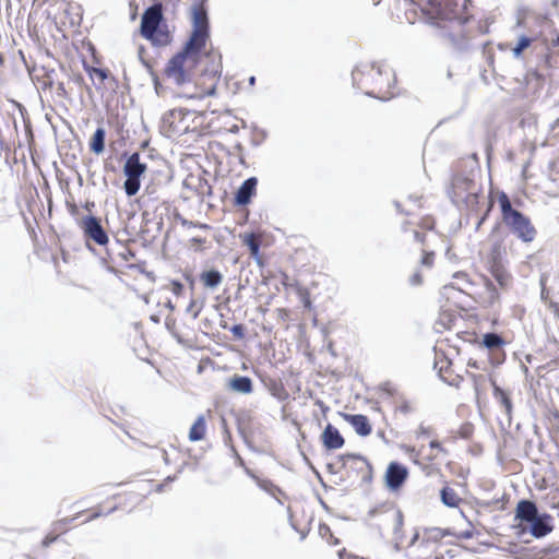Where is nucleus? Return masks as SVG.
<instances>
[{
    "label": "nucleus",
    "mask_w": 559,
    "mask_h": 559,
    "mask_svg": "<svg viewBox=\"0 0 559 559\" xmlns=\"http://www.w3.org/2000/svg\"><path fill=\"white\" fill-rule=\"evenodd\" d=\"M381 390L388 394L389 396H394L396 394V389L390 382H384L381 384Z\"/></svg>",
    "instance_id": "a19ab883"
},
{
    "label": "nucleus",
    "mask_w": 559,
    "mask_h": 559,
    "mask_svg": "<svg viewBox=\"0 0 559 559\" xmlns=\"http://www.w3.org/2000/svg\"><path fill=\"white\" fill-rule=\"evenodd\" d=\"M435 368L438 369V374L443 382L451 386L460 385L462 377L453 373L451 369V362L447 358L437 360L435 362Z\"/></svg>",
    "instance_id": "a211bd4d"
},
{
    "label": "nucleus",
    "mask_w": 559,
    "mask_h": 559,
    "mask_svg": "<svg viewBox=\"0 0 559 559\" xmlns=\"http://www.w3.org/2000/svg\"><path fill=\"white\" fill-rule=\"evenodd\" d=\"M194 307H195V300L192 299L190 301V304L188 305L186 311L189 313H192V317L195 319L200 313V309L194 310Z\"/></svg>",
    "instance_id": "09e8293b"
},
{
    "label": "nucleus",
    "mask_w": 559,
    "mask_h": 559,
    "mask_svg": "<svg viewBox=\"0 0 559 559\" xmlns=\"http://www.w3.org/2000/svg\"><path fill=\"white\" fill-rule=\"evenodd\" d=\"M205 430L206 427L204 417L199 416L190 428L189 440L192 442L202 440L205 436Z\"/></svg>",
    "instance_id": "a878e982"
},
{
    "label": "nucleus",
    "mask_w": 559,
    "mask_h": 559,
    "mask_svg": "<svg viewBox=\"0 0 559 559\" xmlns=\"http://www.w3.org/2000/svg\"><path fill=\"white\" fill-rule=\"evenodd\" d=\"M557 61L550 53H543L536 64V69L546 73V79L549 80L550 83L559 80V68L555 64Z\"/></svg>",
    "instance_id": "dca6fc26"
},
{
    "label": "nucleus",
    "mask_w": 559,
    "mask_h": 559,
    "mask_svg": "<svg viewBox=\"0 0 559 559\" xmlns=\"http://www.w3.org/2000/svg\"><path fill=\"white\" fill-rule=\"evenodd\" d=\"M429 447L432 450H438L440 452L447 453V450L442 447V444L438 440H431L429 442Z\"/></svg>",
    "instance_id": "8fccbe9b"
},
{
    "label": "nucleus",
    "mask_w": 559,
    "mask_h": 559,
    "mask_svg": "<svg viewBox=\"0 0 559 559\" xmlns=\"http://www.w3.org/2000/svg\"><path fill=\"white\" fill-rule=\"evenodd\" d=\"M481 344L489 350L500 349L504 344L501 335L490 332L483 335Z\"/></svg>",
    "instance_id": "bb28decb"
},
{
    "label": "nucleus",
    "mask_w": 559,
    "mask_h": 559,
    "mask_svg": "<svg viewBox=\"0 0 559 559\" xmlns=\"http://www.w3.org/2000/svg\"><path fill=\"white\" fill-rule=\"evenodd\" d=\"M193 111L186 108H175L166 111L160 121V131L167 138L180 136L189 131L188 118Z\"/></svg>",
    "instance_id": "423d86ee"
},
{
    "label": "nucleus",
    "mask_w": 559,
    "mask_h": 559,
    "mask_svg": "<svg viewBox=\"0 0 559 559\" xmlns=\"http://www.w3.org/2000/svg\"><path fill=\"white\" fill-rule=\"evenodd\" d=\"M178 221L179 223L181 224V226L183 227H198V228H201V229H210V226L207 224H204V223H199V222H192V221H188L187 218L178 215Z\"/></svg>",
    "instance_id": "473e14b6"
},
{
    "label": "nucleus",
    "mask_w": 559,
    "mask_h": 559,
    "mask_svg": "<svg viewBox=\"0 0 559 559\" xmlns=\"http://www.w3.org/2000/svg\"><path fill=\"white\" fill-rule=\"evenodd\" d=\"M441 501L449 508H455L459 506L461 498L457 496L454 489L451 487H443L440 491Z\"/></svg>",
    "instance_id": "cd10ccee"
},
{
    "label": "nucleus",
    "mask_w": 559,
    "mask_h": 559,
    "mask_svg": "<svg viewBox=\"0 0 559 559\" xmlns=\"http://www.w3.org/2000/svg\"><path fill=\"white\" fill-rule=\"evenodd\" d=\"M546 73L539 72L536 68H530L525 74V81L528 86H533L535 91L540 90L546 83Z\"/></svg>",
    "instance_id": "b1692460"
},
{
    "label": "nucleus",
    "mask_w": 559,
    "mask_h": 559,
    "mask_svg": "<svg viewBox=\"0 0 559 559\" xmlns=\"http://www.w3.org/2000/svg\"><path fill=\"white\" fill-rule=\"evenodd\" d=\"M433 430L429 426H425L424 424H420L418 426V429L415 431L416 439L430 437L432 435Z\"/></svg>",
    "instance_id": "e433bc0d"
},
{
    "label": "nucleus",
    "mask_w": 559,
    "mask_h": 559,
    "mask_svg": "<svg viewBox=\"0 0 559 559\" xmlns=\"http://www.w3.org/2000/svg\"><path fill=\"white\" fill-rule=\"evenodd\" d=\"M523 528H527L535 538H543L554 530L552 518L547 513H539Z\"/></svg>",
    "instance_id": "9b49d317"
},
{
    "label": "nucleus",
    "mask_w": 559,
    "mask_h": 559,
    "mask_svg": "<svg viewBox=\"0 0 559 559\" xmlns=\"http://www.w3.org/2000/svg\"><path fill=\"white\" fill-rule=\"evenodd\" d=\"M191 242L193 245L201 246V245L205 243V239L204 238H200V237H193V238H191Z\"/></svg>",
    "instance_id": "4d7b16f0"
},
{
    "label": "nucleus",
    "mask_w": 559,
    "mask_h": 559,
    "mask_svg": "<svg viewBox=\"0 0 559 559\" xmlns=\"http://www.w3.org/2000/svg\"><path fill=\"white\" fill-rule=\"evenodd\" d=\"M258 486L262 490H264V491H266L269 493H272V495H274L275 491H278V492L281 491V489L276 485H274L272 481H270V480H259L258 481Z\"/></svg>",
    "instance_id": "f704fd0d"
},
{
    "label": "nucleus",
    "mask_w": 559,
    "mask_h": 559,
    "mask_svg": "<svg viewBox=\"0 0 559 559\" xmlns=\"http://www.w3.org/2000/svg\"><path fill=\"white\" fill-rule=\"evenodd\" d=\"M342 416L352 425L358 436L367 437L371 433L372 428L367 416L346 413H342Z\"/></svg>",
    "instance_id": "f3484780"
},
{
    "label": "nucleus",
    "mask_w": 559,
    "mask_h": 559,
    "mask_svg": "<svg viewBox=\"0 0 559 559\" xmlns=\"http://www.w3.org/2000/svg\"><path fill=\"white\" fill-rule=\"evenodd\" d=\"M453 276H454V278L464 280L466 283H469L467 281V274L464 272H456Z\"/></svg>",
    "instance_id": "6e6d98bb"
},
{
    "label": "nucleus",
    "mask_w": 559,
    "mask_h": 559,
    "mask_svg": "<svg viewBox=\"0 0 559 559\" xmlns=\"http://www.w3.org/2000/svg\"><path fill=\"white\" fill-rule=\"evenodd\" d=\"M534 40H535V36H533V35L520 34L518 36L516 44L511 49L513 58L521 59L524 51L532 46Z\"/></svg>",
    "instance_id": "5701e85b"
},
{
    "label": "nucleus",
    "mask_w": 559,
    "mask_h": 559,
    "mask_svg": "<svg viewBox=\"0 0 559 559\" xmlns=\"http://www.w3.org/2000/svg\"><path fill=\"white\" fill-rule=\"evenodd\" d=\"M433 258H435L433 252H425L421 258V264L425 266H428V267L432 266Z\"/></svg>",
    "instance_id": "79ce46f5"
},
{
    "label": "nucleus",
    "mask_w": 559,
    "mask_h": 559,
    "mask_svg": "<svg viewBox=\"0 0 559 559\" xmlns=\"http://www.w3.org/2000/svg\"><path fill=\"white\" fill-rule=\"evenodd\" d=\"M383 74L382 68L374 62L359 64L352 72L353 85L359 90L379 87L381 91ZM385 74L388 75L389 73L385 71Z\"/></svg>",
    "instance_id": "6e6552de"
},
{
    "label": "nucleus",
    "mask_w": 559,
    "mask_h": 559,
    "mask_svg": "<svg viewBox=\"0 0 559 559\" xmlns=\"http://www.w3.org/2000/svg\"><path fill=\"white\" fill-rule=\"evenodd\" d=\"M321 440L323 447L326 450H337L341 449L345 440L338 429L334 427L332 424H328L321 435Z\"/></svg>",
    "instance_id": "4468645a"
},
{
    "label": "nucleus",
    "mask_w": 559,
    "mask_h": 559,
    "mask_svg": "<svg viewBox=\"0 0 559 559\" xmlns=\"http://www.w3.org/2000/svg\"><path fill=\"white\" fill-rule=\"evenodd\" d=\"M91 78H97L103 83L108 78V70L102 68L91 67L88 69Z\"/></svg>",
    "instance_id": "2f4dec72"
},
{
    "label": "nucleus",
    "mask_w": 559,
    "mask_h": 559,
    "mask_svg": "<svg viewBox=\"0 0 559 559\" xmlns=\"http://www.w3.org/2000/svg\"><path fill=\"white\" fill-rule=\"evenodd\" d=\"M486 288L488 293V302L490 305L497 304L500 300V294L493 283L488 281L486 283Z\"/></svg>",
    "instance_id": "7c9ffc66"
},
{
    "label": "nucleus",
    "mask_w": 559,
    "mask_h": 559,
    "mask_svg": "<svg viewBox=\"0 0 559 559\" xmlns=\"http://www.w3.org/2000/svg\"><path fill=\"white\" fill-rule=\"evenodd\" d=\"M498 201L503 224L523 242H532L536 237V229L531 219L512 206L509 197L504 192L499 195Z\"/></svg>",
    "instance_id": "7ed1b4c3"
},
{
    "label": "nucleus",
    "mask_w": 559,
    "mask_h": 559,
    "mask_svg": "<svg viewBox=\"0 0 559 559\" xmlns=\"http://www.w3.org/2000/svg\"><path fill=\"white\" fill-rule=\"evenodd\" d=\"M216 93V85H212L211 88L206 92L207 96H213Z\"/></svg>",
    "instance_id": "e2e57ef3"
},
{
    "label": "nucleus",
    "mask_w": 559,
    "mask_h": 559,
    "mask_svg": "<svg viewBox=\"0 0 559 559\" xmlns=\"http://www.w3.org/2000/svg\"><path fill=\"white\" fill-rule=\"evenodd\" d=\"M402 449L415 464L420 465V463H419L420 451L419 450H416V448L412 447V445H403Z\"/></svg>",
    "instance_id": "72a5a7b5"
},
{
    "label": "nucleus",
    "mask_w": 559,
    "mask_h": 559,
    "mask_svg": "<svg viewBox=\"0 0 559 559\" xmlns=\"http://www.w3.org/2000/svg\"><path fill=\"white\" fill-rule=\"evenodd\" d=\"M147 166L141 162L139 152L132 153L126 160L123 174L126 181L123 183L124 192L128 197L135 195L141 188V177L146 171Z\"/></svg>",
    "instance_id": "0eeeda50"
},
{
    "label": "nucleus",
    "mask_w": 559,
    "mask_h": 559,
    "mask_svg": "<svg viewBox=\"0 0 559 559\" xmlns=\"http://www.w3.org/2000/svg\"><path fill=\"white\" fill-rule=\"evenodd\" d=\"M116 510H117V507L115 506V507H112V508H111L108 512H106V513H103L100 510L94 511V512L90 515V518L86 520V522H88V521H93V520H95V519H98V518H99V516H102V515H108V514L112 513V512H114V511H116Z\"/></svg>",
    "instance_id": "c03bdc74"
},
{
    "label": "nucleus",
    "mask_w": 559,
    "mask_h": 559,
    "mask_svg": "<svg viewBox=\"0 0 559 559\" xmlns=\"http://www.w3.org/2000/svg\"><path fill=\"white\" fill-rule=\"evenodd\" d=\"M56 539H57V537H56V536H50V535H48V536H46V537L44 538V540H43V546H44V547H49V546H50V545H51Z\"/></svg>",
    "instance_id": "864d4df0"
},
{
    "label": "nucleus",
    "mask_w": 559,
    "mask_h": 559,
    "mask_svg": "<svg viewBox=\"0 0 559 559\" xmlns=\"http://www.w3.org/2000/svg\"><path fill=\"white\" fill-rule=\"evenodd\" d=\"M340 460L343 462V465H345L348 460H360L368 468H370L368 461L359 454L346 453L341 455Z\"/></svg>",
    "instance_id": "c9c22d12"
},
{
    "label": "nucleus",
    "mask_w": 559,
    "mask_h": 559,
    "mask_svg": "<svg viewBox=\"0 0 559 559\" xmlns=\"http://www.w3.org/2000/svg\"><path fill=\"white\" fill-rule=\"evenodd\" d=\"M418 537L419 534L416 532L409 542V546H413L417 542Z\"/></svg>",
    "instance_id": "0e129e2a"
},
{
    "label": "nucleus",
    "mask_w": 559,
    "mask_h": 559,
    "mask_svg": "<svg viewBox=\"0 0 559 559\" xmlns=\"http://www.w3.org/2000/svg\"><path fill=\"white\" fill-rule=\"evenodd\" d=\"M366 523L370 528L377 531L382 536L383 531L392 527L393 534L402 531L404 516L401 510L396 509L393 504H380L369 510L366 516Z\"/></svg>",
    "instance_id": "20e7f679"
},
{
    "label": "nucleus",
    "mask_w": 559,
    "mask_h": 559,
    "mask_svg": "<svg viewBox=\"0 0 559 559\" xmlns=\"http://www.w3.org/2000/svg\"><path fill=\"white\" fill-rule=\"evenodd\" d=\"M258 179L249 177L237 189L234 195V203L238 206H246L251 202L252 197L257 192Z\"/></svg>",
    "instance_id": "f8f14e48"
},
{
    "label": "nucleus",
    "mask_w": 559,
    "mask_h": 559,
    "mask_svg": "<svg viewBox=\"0 0 559 559\" xmlns=\"http://www.w3.org/2000/svg\"><path fill=\"white\" fill-rule=\"evenodd\" d=\"M206 57L212 58V64L204 70L203 75L218 80L222 74V55H215L212 49L206 53Z\"/></svg>",
    "instance_id": "4be33fe9"
},
{
    "label": "nucleus",
    "mask_w": 559,
    "mask_h": 559,
    "mask_svg": "<svg viewBox=\"0 0 559 559\" xmlns=\"http://www.w3.org/2000/svg\"><path fill=\"white\" fill-rule=\"evenodd\" d=\"M165 306H166V308H168L170 311H174V309H175V306H174V304H173L170 300H168V301L166 302V305H165Z\"/></svg>",
    "instance_id": "338daca9"
},
{
    "label": "nucleus",
    "mask_w": 559,
    "mask_h": 559,
    "mask_svg": "<svg viewBox=\"0 0 559 559\" xmlns=\"http://www.w3.org/2000/svg\"><path fill=\"white\" fill-rule=\"evenodd\" d=\"M394 206L395 209L401 212V213H404L406 215H409L411 213L407 211V212H404L402 209H401V203L399 201H394Z\"/></svg>",
    "instance_id": "052dcab7"
},
{
    "label": "nucleus",
    "mask_w": 559,
    "mask_h": 559,
    "mask_svg": "<svg viewBox=\"0 0 559 559\" xmlns=\"http://www.w3.org/2000/svg\"><path fill=\"white\" fill-rule=\"evenodd\" d=\"M242 241L248 247L249 251L260 249L261 247L260 238L253 233L246 234L242 238Z\"/></svg>",
    "instance_id": "c756f323"
},
{
    "label": "nucleus",
    "mask_w": 559,
    "mask_h": 559,
    "mask_svg": "<svg viewBox=\"0 0 559 559\" xmlns=\"http://www.w3.org/2000/svg\"><path fill=\"white\" fill-rule=\"evenodd\" d=\"M165 324H166L167 330L171 331V328L175 325V321L171 320L170 318H166Z\"/></svg>",
    "instance_id": "bf43d9fd"
},
{
    "label": "nucleus",
    "mask_w": 559,
    "mask_h": 559,
    "mask_svg": "<svg viewBox=\"0 0 559 559\" xmlns=\"http://www.w3.org/2000/svg\"><path fill=\"white\" fill-rule=\"evenodd\" d=\"M537 514H539V511L534 501L522 499L518 502L515 508V520H519L523 527Z\"/></svg>",
    "instance_id": "ddd939ff"
},
{
    "label": "nucleus",
    "mask_w": 559,
    "mask_h": 559,
    "mask_svg": "<svg viewBox=\"0 0 559 559\" xmlns=\"http://www.w3.org/2000/svg\"><path fill=\"white\" fill-rule=\"evenodd\" d=\"M154 1L142 14L140 33L154 46H167L173 41V35L164 16L163 3Z\"/></svg>",
    "instance_id": "f03ea898"
},
{
    "label": "nucleus",
    "mask_w": 559,
    "mask_h": 559,
    "mask_svg": "<svg viewBox=\"0 0 559 559\" xmlns=\"http://www.w3.org/2000/svg\"><path fill=\"white\" fill-rule=\"evenodd\" d=\"M408 477V469L399 462H391L385 472V485L392 490H399Z\"/></svg>",
    "instance_id": "9d476101"
},
{
    "label": "nucleus",
    "mask_w": 559,
    "mask_h": 559,
    "mask_svg": "<svg viewBox=\"0 0 559 559\" xmlns=\"http://www.w3.org/2000/svg\"><path fill=\"white\" fill-rule=\"evenodd\" d=\"M492 386L493 397L500 404V406L503 407L504 414L508 420L510 421L513 406L509 393L499 385H497L496 383H492Z\"/></svg>",
    "instance_id": "6ab92c4d"
},
{
    "label": "nucleus",
    "mask_w": 559,
    "mask_h": 559,
    "mask_svg": "<svg viewBox=\"0 0 559 559\" xmlns=\"http://www.w3.org/2000/svg\"><path fill=\"white\" fill-rule=\"evenodd\" d=\"M526 27V19H525V15L523 13H519L518 14V17H516V23L513 27L514 31L519 29V28H525Z\"/></svg>",
    "instance_id": "37998d69"
},
{
    "label": "nucleus",
    "mask_w": 559,
    "mask_h": 559,
    "mask_svg": "<svg viewBox=\"0 0 559 559\" xmlns=\"http://www.w3.org/2000/svg\"><path fill=\"white\" fill-rule=\"evenodd\" d=\"M176 478H177V476H176V475H174V476H168V477L164 480V483L158 484V485L156 486V491H157V492H163V491H164L165 486H166L168 483H173Z\"/></svg>",
    "instance_id": "de8ad7c7"
},
{
    "label": "nucleus",
    "mask_w": 559,
    "mask_h": 559,
    "mask_svg": "<svg viewBox=\"0 0 559 559\" xmlns=\"http://www.w3.org/2000/svg\"><path fill=\"white\" fill-rule=\"evenodd\" d=\"M431 537L433 539L442 538L445 534L440 528H431L430 530Z\"/></svg>",
    "instance_id": "3c124183"
},
{
    "label": "nucleus",
    "mask_w": 559,
    "mask_h": 559,
    "mask_svg": "<svg viewBox=\"0 0 559 559\" xmlns=\"http://www.w3.org/2000/svg\"><path fill=\"white\" fill-rule=\"evenodd\" d=\"M391 75H392V81L388 80V83H386L389 88H391L395 84V81H396L395 74L393 72L391 73Z\"/></svg>",
    "instance_id": "680f3d73"
},
{
    "label": "nucleus",
    "mask_w": 559,
    "mask_h": 559,
    "mask_svg": "<svg viewBox=\"0 0 559 559\" xmlns=\"http://www.w3.org/2000/svg\"><path fill=\"white\" fill-rule=\"evenodd\" d=\"M480 186L471 177L463 175H455L451 183V200L460 206L465 205L467 209H473L478 204V195Z\"/></svg>",
    "instance_id": "39448f33"
},
{
    "label": "nucleus",
    "mask_w": 559,
    "mask_h": 559,
    "mask_svg": "<svg viewBox=\"0 0 559 559\" xmlns=\"http://www.w3.org/2000/svg\"><path fill=\"white\" fill-rule=\"evenodd\" d=\"M170 286L173 294H175L176 296H180L185 290L183 284L180 283L179 281H171Z\"/></svg>",
    "instance_id": "ea45409f"
},
{
    "label": "nucleus",
    "mask_w": 559,
    "mask_h": 559,
    "mask_svg": "<svg viewBox=\"0 0 559 559\" xmlns=\"http://www.w3.org/2000/svg\"><path fill=\"white\" fill-rule=\"evenodd\" d=\"M345 556H348L345 549H343V550H341V551L338 552V557H340L341 559H345Z\"/></svg>",
    "instance_id": "774afa93"
},
{
    "label": "nucleus",
    "mask_w": 559,
    "mask_h": 559,
    "mask_svg": "<svg viewBox=\"0 0 559 559\" xmlns=\"http://www.w3.org/2000/svg\"><path fill=\"white\" fill-rule=\"evenodd\" d=\"M331 534V531H330V527L325 524L321 525L320 526V534L321 535H325V534Z\"/></svg>",
    "instance_id": "13d9d810"
},
{
    "label": "nucleus",
    "mask_w": 559,
    "mask_h": 559,
    "mask_svg": "<svg viewBox=\"0 0 559 559\" xmlns=\"http://www.w3.org/2000/svg\"><path fill=\"white\" fill-rule=\"evenodd\" d=\"M304 306L306 308H310L311 307V301L308 297H304Z\"/></svg>",
    "instance_id": "69168bd1"
},
{
    "label": "nucleus",
    "mask_w": 559,
    "mask_h": 559,
    "mask_svg": "<svg viewBox=\"0 0 559 559\" xmlns=\"http://www.w3.org/2000/svg\"><path fill=\"white\" fill-rule=\"evenodd\" d=\"M229 389L241 394H249L253 390L252 380L247 376H234L229 380Z\"/></svg>",
    "instance_id": "aec40b11"
},
{
    "label": "nucleus",
    "mask_w": 559,
    "mask_h": 559,
    "mask_svg": "<svg viewBox=\"0 0 559 559\" xmlns=\"http://www.w3.org/2000/svg\"><path fill=\"white\" fill-rule=\"evenodd\" d=\"M423 283V277H421V274L419 272H415L411 277H409V284L412 286H419L421 285Z\"/></svg>",
    "instance_id": "a18cd8bd"
},
{
    "label": "nucleus",
    "mask_w": 559,
    "mask_h": 559,
    "mask_svg": "<svg viewBox=\"0 0 559 559\" xmlns=\"http://www.w3.org/2000/svg\"><path fill=\"white\" fill-rule=\"evenodd\" d=\"M396 411L401 412L404 415H408L414 412V407L407 400L401 396V404L396 407Z\"/></svg>",
    "instance_id": "4c0bfd02"
},
{
    "label": "nucleus",
    "mask_w": 559,
    "mask_h": 559,
    "mask_svg": "<svg viewBox=\"0 0 559 559\" xmlns=\"http://www.w3.org/2000/svg\"><path fill=\"white\" fill-rule=\"evenodd\" d=\"M106 132L103 128H97L91 139L90 148L95 154H102L105 150Z\"/></svg>",
    "instance_id": "393cba45"
},
{
    "label": "nucleus",
    "mask_w": 559,
    "mask_h": 559,
    "mask_svg": "<svg viewBox=\"0 0 559 559\" xmlns=\"http://www.w3.org/2000/svg\"><path fill=\"white\" fill-rule=\"evenodd\" d=\"M245 331H246V329H245V326L242 324H234L230 328V332L237 338H243L245 337Z\"/></svg>",
    "instance_id": "58836bf2"
},
{
    "label": "nucleus",
    "mask_w": 559,
    "mask_h": 559,
    "mask_svg": "<svg viewBox=\"0 0 559 559\" xmlns=\"http://www.w3.org/2000/svg\"><path fill=\"white\" fill-rule=\"evenodd\" d=\"M413 236H414V239L415 241L417 242H424V239H425V234L418 231V230H414L413 231Z\"/></svg>",
    "instance_id": "5fc2aeb1"
},
{
    "label": "nucleus",
    "mask_w": 559,
    "mask_h": 559,
    "mask_svg": "<svg viewBox=\"0 0 559 559\" xmlns=\"http://www.w3.org/2000/svg\"><path fill=\"white\" fill-rule=\"evenodd\" d=\"M394 549L395 551H400L401 549V542H402V531L396 535H394Z\"/></svg>",
    "instance_id": "603ef678"
},
{
    "label": "nucleus",
    "mask_w": 559,
    "mask_h": 559,
    "mask_svg": "<svg viewBox=\"0 0 559 559\" xmlns=\"http://www.w3.org/2000/svg\"><path fill=\"white\" fill-rule=\"evenodd\" d=\"M491 274L501 288L504 289L510 285L511 275L501 265H493Z\"/></svg>",
    "instance_id": "c85d7f7f"
},
{
    "label": "nucleus",
    "mask_w": 559,
    "mask_h": 559,
    "mask_svg": "<svg viewBox=\"0 0 559 559\" xmlns=\"http://www.w3.org/2000/svg\"><path fill=\"white\" fill-rule=\"evenodd\" d=\"M78 225L87 241H94L98 246H106L109 242V237L99 217L94 215L83 216L79 219Z\"/></svg>",
    "instance_id": "1a4fd4ad"
},
{
    "label": "nucleus",
    "mask_w": 559,
    "mask_h": 559,
    "mask_svg": "<svg viewBox=\"0 0 559 559\" xmlns=\"http://www.w3.org/2000/svg\"><path fill=\"white\" fill-rule=\"evenodd\" d=\"M200 281L209 289L217 288L223 282V275L215 269L205 270L200 274Z\"/></svg>",
    "instance_id": "412c9836"
},
{
    "label": "nucleus",
    "mask_w": 559,
    "mask_h": 559,
    "mask_svg": "<svg viewBox=\"0 0 559 559\" xmlns=\"http://www.w3.org/2000/svg\"><path fill=\"white\" fill-rule=\"evenodd\" d=\"M192 31L210 35V24L206 8L203 4H193L192 9Z\"/></svg>",
    "instance_id": "2eb2a0df"
},
{
    "label": "nucleus",
    "mask_w": 559,
    "mask_h": 559,
    "mask_svg": "<svg viewBox=\"0 0 559 559\" xmlns=\"http://www.w3.org/2000/svg\"><path fill=\"white\" fill-rule=\"evenodd\" d=\"M209 37V34L191 31L182 49L168 61L165 69L167 78L173 80L177 85L191 82V76L185 69V63L189 59L192 60L193 63L199 61L201 51L205 48Z\"/></svg>",
    "instance_id": "f257e3e1"
},
{
    "label": "nucleus",
    "mask_w": 559,
    "mask_h": 559,
    "mask_svg": "<svg viewBox=\"0 0 559 559\" xmlns=\"http://www.w3.org/2000/svg\"><path fill=\"white\" fill-rule=\"evenodd\" d=\"M250 255H251V258L254 259V261L257 262V264L259 266L262 267L264 265L263 259H262V257L260 254V249H255L253 251H250Z\"/></svg>",
    "instance_id": "49530a36"
}]
</instances>
